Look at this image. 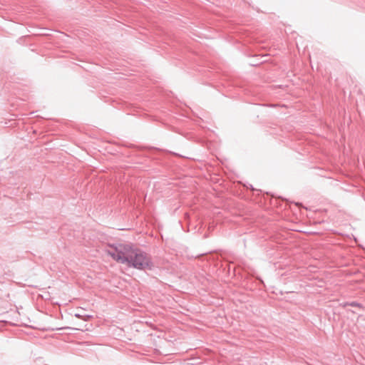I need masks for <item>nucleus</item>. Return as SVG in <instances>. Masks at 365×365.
<instances>
[{"label": "nucleus", "instance_id": "nucleus-2", "mask_svg": "<svg viewBox=\"0 0 365 365\" xmlns=\"http://www.w3.org/2000/svg\"><path fill=\"white\" fill-rule=\"evenodd\" d=\"M75 317L78 318V319H81L82 318V316L80 314H75Z\"/></svg>", "mask_w": 365, "mask_h": 365}, {"label": "nucleus", "instance_id": "nucleus-3", "mask_svg": "<svg viewBox=\"0 0 365 365\" xmlns=\"http://www.w3.org/2000/svg\"><path fill=\"white\" fill-rule=\"evenodd\" d=\"M351 305H352V306H356V303H352V304H351Z\"/></svg>", "mask_w": 365, "mask_h": 365}, {"label": "nucleus", "instance_id": "nucleus-1", "mask_svg": "<svg viewBox=\"0 0 365 365\" xmlns=\"http://www.w3.org/2000/svg\"><path fill=\"white\" fill-rule=\"evenodd\" d=\"M108 254L113 259L138 269H151L152 267L151 260L145 252L129 245L119 244L108 250Z\"/></svg>", "mask_w": 365, "mask_h": 365}]
</instances>
